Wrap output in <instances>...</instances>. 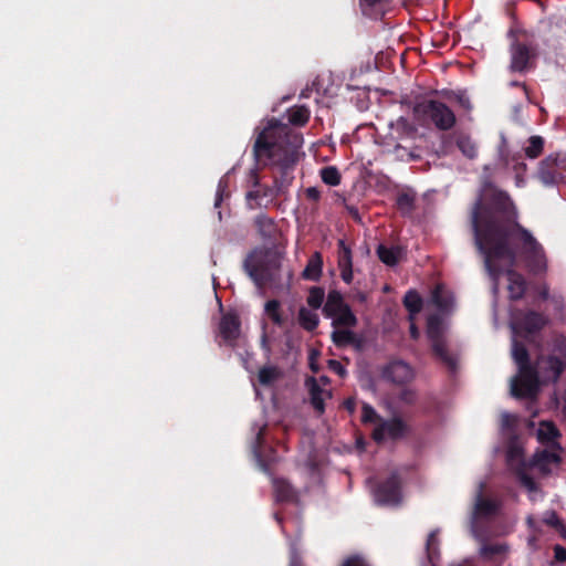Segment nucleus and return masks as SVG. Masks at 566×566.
Listing matches in <instances>:
<instances>
[{
  "label": "nucleus",
  "instance_id": "dca6fc26",
  "mask_svg": "<svg viewBox=\"0 0 566 566\" xmlns=\"http://www.w3.org/2000/svg\"><path fill=\"white\" fill-rule=\"evenodd\" d=\"M307 385L310 388L313 407L319 413H323L325 409L324 402L326 399L331 398V391L328 389L322 388L314 378L308 379Z\"/></svg>",
  "mask_w": 566,
  "mask_h": 566
},
{
  "label": "nucleus",
  "instance_id": "473e14b6",
  "mask_svg": "<svg viewBox=\"0 0 566 566\" xmlns=\"http://www.w3.org/2000/svg\"><path fill=\"white\" fill-rule=\"evenodd\" d=\"M544 148V139L541 136H532L528 139V146L525 148L526 157L531 159L537 158Z\"/></svg>",
  "mask_w": 566,
  "mask_h": 566
},
{
  "label": "nucleus",
  "instance_id": "4d7b16f0",
  "mask_svg": "<svg viewBox=\"0 0 566 566\" xmlns=\"http://www.w3.org/2000/svg\"><path fill=\"white\" fill-rule=\"evenodd\" d=\"M413 321L415 319L410 321V335L413 339H417L419 337V331Z\"/></svg>",
  "mask_w": 566,
  "mask_h": 566
},
{
  "label": "nucleus",
  "instance_id": "f257e3e1",
  "mask_svg": "<svg viewBox=\"0 0 566 566\" xmlns=\"http://www.w3.org/2000/svg\"><path fill=\"white\" fill-rule=\"evenodd\" d=\"M516 220L517 212L510 197L486 184L471 213L474 241L484 258L495 292L499 289L500 275L506 270L509 293L513 300L521 298L526 290L524 277L512 270L517 259L534 274L547 270L543 245Z\"/></svg>",
  "mask_w": 566,
  "mask_h": 566
},
{
  "label": "nucleus",
  "instance_id": "603ef678",
  "mask_svg": "<svg viewBox=\"0 0 566 566\" xmlns=\"http://www.w3.org/2000/svg\"><path fill=\"white\" fill-rule=\"evenodd\" d=\"M554 555L558 562H566V548L560 545L554 546Z\"/></svg>",
  "mask_w": 566,
  "mask_h": 566
},
{
  "label": "nucleus",
  "instance_id": "bb28decb",
  "mask_svg": "<svg viewBox=\"0 0 566 566\" xmlns=\"http://www.w3.org/2000/svg\"><path fill=\"white\" fill-rule=\"evenodd\" d=\"M264 313L277 326H282L285 322L281 311V303L277 300L268 301L264 305Z\"/></svg>",
  "mask_w": 566,
  "mask_h": 566
},
{
  "label": "nucleus",
  "instance_id": "2f4dec72",
  "mask_svg": "<svg viewBox=\"0 0 566 566\" xmlns=\"http://www.w3.org/2000/svg\"><path fill=\"white\" fill-rule=\"evenodd\" d=\"M457 145L461 153L469 159H473L478 156V147L469 136H460L457 140Z\"/></svg>",
  "mask_w": 566,
  "mask_h": 566
},
{
  "label": "nucleus",
  "instance_id": "680f3d73",
  "mask_svg": "<svg viewBox=\"0 0 566 566\" xmlns=\"http://www.w3.org/2000/svg\"><path fill=\"white\" fill-rule=\"evenodd\" d=\"M558 349L564 355V357L566 358V339H563L560 342Z\"/></svg>",
  "mask_w": 566,
  "mask_h": 566
},
{
  "label": "nucleus",
  "instance_id": "0e129e2a",
  "mask_svg": "<svg viewBox=\"0 0 566 566\" xmlns=\"http://www.w3.org/2000/svg\"><path fill=\"white\" fill-rule=\"evenodd\" d=\"M539 294L542 296V298L546 300L548 297V289L547 286H543L539 291Z\"/></svg>",
  "mask_w": 566,
  "mask_h": 566
},
{
  "label": "nucleus",
  "instance_id": "13d9d810",
  "mask_svg": "<svg viewBox=\"0 0 566 566\" xmlns=\"http://www.w3.org/2000/svg\"><path fill=\"white\" fill-rule=\"evenodd\" d=\"M250 181L252 182L253 187H258L259 186V178H258V174L255 170H251L250 171Z\"/></svg>",
  "mask_w": 566,
  "mask_h": 566
},
{
  "label": "nucleus",
  "instance_id": "4be33fe9",
  "mask_svg": "<svg viewBox=\"0 0 566 566\" xmlns=\"http://www.w3.org/2000/svg\"><path fill=\"white\" fill-rule=\"evenodd\" d=\"M377 254L381 262H384L387 265H396L402 254V250L399 247H386L384 244H380L377 249Z\"/></svg>",
  "mask_w": 566,
  "mask_h": 566
},
{
  "label": "nucleus",
  "instance_id": "9d476101",
  "mask_svg": "<svg viewBox=\"0 0 566 566\" xmlns=\"http://www.w3.org/2000/svg\"><path fill=\"white\" fill-rule=\"evenodd\" d=\"M413 376L410 365L402 360L391 361L382 369L384 379L398 385L409 382Z\"/></svg>",
  "mask_w": 566,
  "mask_h": 566
},
{
  "label": "nucleus",
  "instance_id": "4c0bfd02",
  "mask_svg": "<svg viewBox=\"0 0 566 566\" xmlns=\"http://www.w3.org/2000/svg\"><path fill=\"white\" fill-rule=\"evenodd\" d=\"M353 266L352 251L344 240L338 241V268Z\"/></svg>",
  "mask_w": 566,
  "mask_h": 566
},
{
  "label": "nucleus",
  "instance_id": "5fc2aeb1",
  "mask_svg": "<svg viewBox=\"0 0 566 566\" xmlns=\"http://www.w3.org/2000/svg\"><path fill=\"white\" fill-rule=\"evenodd\" d=\"M384 0H360V6L365 13H367V8H373L379 3H381Z\"/></svg>",
  "mask_w": 566,
  "mask_h": 566
},
{
  "label": "nucleus",
  "instance_id": "a211bd4d",
  "mask_svg": "<svg viewBox=\"0 0 566 566\" xmlns=\"http://www.w3.org/2000/svg\"><path fill=\"white\" fill-rule=\"evenodd\" d=\"M240 323L234 315H224L219 325L220 334L227 342L234 340L239 335Z\"/></svg>",
  "mask_w": 566,
  "mask_h": 566
},
{
  "label": "nucleus",
  "instance_id": "338daca9",
  "mask_svg": "<svg viewBox=\"0 0 566 566\" xmlns=\"http://www.w3.org/2000/svg\"><path fill=\"white\" fill-rule=\"evenodd\" d=\"M515 451H516V450L511 449V450H510V453H509V457H510V458H512V457L514 455Z\"/></svg>",
  "mask_w": 566,
  "mask_h": 566
},
{
  "label": "nucleus",
  "instance_id": "864d4df0",
  "mask_svg": "<svg viewBox=\"0 0 566 566\" xmlns=\"http://www.w3.org/2000/svg\"><path fill=\"white\" fill-rule=\"evenodd\" d=\"M305 193H306V198L312 201H317L321 197L319 190L315 187L307 188Z\"/></svg>",
  "mask_w": 566,
  "mask_h": 566
},
{
  "label": "nucleus",
  "instance_id": "c756f323",
  "mask_svg": "<svg viewBox=\"0 0 566 566\" xmlns=\"http://www.w3.org/2000/svg\"><path fill=\"white\" fill-rule=\"evenodd\" d=\"M282 377V371L275 366H265L259 371V382L271 386Z\"/></svg>",
  "mask_w": 566,
  "mask_h": 566
},
{
  "label": "nucleus",
  "instance_id": "49530a36",
  "mask_svg": "<svg viewBox=\"0 0 566 566\" xmlns=\"http://www.w3.org/2000/svg\"><path fill=\"white\" fill-rule=\"evenodd\" d=\"M342 566H369V564L358 555L346 558Z\"/></svg>",
  "mask_w": 566,
  "mask_h": 566
},
{
  "label": "nucleus",
  "instance_id": "6e6d98bb",
  "mask_svg": "<svg viewBox=\"0 0 566 566\" xmlns=\"http://www.w3.org/2000/svg\"><path fill=\"white\" fill-rule=\"evenodd\" d=\"M290 566H302L300 558L294 549V547L291 548V562Z\"/></svg>",
  "mask_w": 566,
  "mask_h": 566
},
{
  "label": "nucleus",
  "instance_id": "9b49d317",
  "mask_svg": "<svg viewBox=\"0 0 566 566\" xmlns=\"http://www.w3.org/2000/svg\"><path fill=\"white\" fill-rule=\"evenodd\" d=\"M537 176L545 186L555 185L560 177L559 156L549 155L542 160Z\"/></svg>",
  "mask_w": 566,
  "mask_h": 566
},
{
  "label": "nucleus",
  "instance_id": "de8ad7c7",
  "mask_svg": "<svg viewBox=\"0 0 566 566\" xmlns=\"http://www.w3.org/2000/svg\"><path fill=\"white\" fill-rule=\"evenodd\" d=\"M520 481H521L522 485H523V486H524L528 492H531V493H532V492L537 491V485H536L535 481H534L531 476H528V475H526V474H521V475H520Z\"/></svg>",
  "mask_w": 566,
  "mask_h": 566
},
{
  "label": "nucleus",
  "instance_id": "0eeeda50",
  "mask_svg": "<svg viewBox=\"0 0 566 566\" xmlns=\"http://www.w3.org/2000/svg\"><path fill=\"white\" fill-rule=\"evenodd\" d=\"M427 335L431 342L432 350L444 364L454 366V358L448 353L443 337V324L439 316L432 315L428 318Z\"/></svg>",
  "mask_w": 566,
  "mask_h": 566
},
{
  "label": "nucleus",
  "instance_id": "58836bf2",
  "mask_svg": "<svg viewBox=\"0 0 566 566\" xmlns=\"http://www.w3.org/2000/svg\"><path fill=\"white\" fill-rule=\"evenodd\" d=\"M255 226L263 237H270L274 229V221L265 214H260L255 218Z\"/></svg>",
  "mask_w": 566,
  "mask_h": 566
},
{
  "label": "nucleus",
  "instance_id": "5701e85b",
  "mask_svg": "<svg viewBox=\"0 0 566 566\" xmlns=\"http://www.w3.org/2000/svg\"><path fill=\"white\" fill-rule=\"evenodd\" d=\"M298 323L304 329L308 332L314 331L319 323L316 310L302 306L298 311Z\"/></svg>",
  "mask_w": 566,
  "mask_h": 566
},
{
  "label": "nucleus",
  "instance_id": "aec40b11",
  "mask_svg": "<svg viewBox=\"0 0 566 566\" xmlns=\"http://www.w3.org/2000/svg\"><path fill=\"white\" fill-rule=\"evenodd\" d=\"M323 260L319 252H315L308 260L302 275L306 280L318 281L322 275Z\"/></svg>",
  "mask_w": 566,
  "mask_h": 566
},
{
  "label": "nucleus",
  "instance_id": "79ce46f5",
  "mask_svg": "<svg viewBox=\"0 0 566 566\" xmlns=\"http://www.w3.org/2000/svg\"><path fill=\"white\" fill-rule=\"evenodd\" d=\"M379 420L381 419L377 415L376 410L371 406L364 403L361 408V421L365 423H374L376 426Z\"/></svg>",
  "mask_w": 566,
  "mask_h": 566
},
{
  "label": "nucleus",
  "instance_id": "8fccbe9b",
  "mask_svg": "<svg viewBox=\"0 0 566 566\" xmlns=\"http://www.w3.org/2000/svg\"><path fill=\"white\" fill-rule=\"evenodd\" d=\"M328 365H329V368L333 371H335L337 375H339L340 377L346 375V370L339 361L332 359L328 361Z\"/></svg>",
  "mask_w": 566,
  "mask_h": 566
},
{
  "label": "nucleus",
  "instance_id": "393cba45",
  "mask_svg": "<svg viewBox=\"0 0 566 566\" xmlns=\"http://www.w3.org/2000/svg\"><path fill=\"white\" fill-rule=\"evenodd\" d=\"M331 318L334 327H354L357 323V318L348 305Z\"/></svg>",
  "mask_w": 566,
  "mask_h": 566
},
{
  "label": "nucleus",
  "instance_id": "423d86ee",
  "mask_svg": "<svg viewBox=\"0 0 566 566\" xmlns=\"http://www.w3.org/2000/svg\"><path fill=\"white\" fill-rule=\"evenodd\" d=\"M261 261L262 258L259 253L249 255L244 263L248 274L259 287L276 284L280 280L279 260L275 259L270 266H264Z\"/></svg>",
  "mask_w": 566,
  "mask_h": 566
},
{
  "label": "nucleus",
  "instance_id": "6e6552de",
  "mask_svg": "<svg viewBox=\"0 0 566 566\" xmlns=\"http://www.w3.org/2000/svg\"><path fill=\"white\" fill-rule=\"evenodd\" d=\"M407 430L406 423L398 418L391 420L381 419L373 429V438L378 443L388 440H397L405 437Z\"/></svg>",
  "mask_w": 566,
  "mask_h": 566
},
{
  "label": "nucleus",
  "instance_id": "37998d69",
  "mask_svg": "<svg viewBox=\"0 0 566 566\" xmlns=\"http://www.w3.org/2000/svg\"><path fill=\"white\" fill-rule=\"evenodd\" d=\"M390 127L401 135H409L413 132L409 120L405 117H399L395 123L390 124Z\"/></svg>",
  "mask_w": 566,
  "mask_h": 566
},
{
  "label": "nucleus",
  "instance_id": "69168bd1",
  "mask_svg": "<svg viewBox=\"0 0 566 566\" xmlns=\"http://www.w3.org/2000/svg\"><path fill=\"white\" fill-rule=\"evenodd\" d=\"M563 399H564V403H563V413H564V416L566 417V390H565V394H564Z\"/></svg>",
  "mask_w": 566,
  "mask_h": 566
},
{
  "label": "nucleus",
  "instance_id": "052dcab7",
  "mask_svg": "<svg viewBox=\"0 0 566 566\" xmlns=\"http://www.w3.org/2000/svg\"><path fill=\"white\" fill-rule=\"evenodd\" d=\"M450 566H474L472 559H464L461 563L452 564Z\"/></svg>",
  "mask_w": 566,
  "mask_h": 566
},
{
  "label": "nucleus",
  "instance_id": "e433bc0d",
  "mask_svg": "<svg viewBox=\"0 0 566 566\" xmlns=\"http://www.w3.org/2000/svg\"><path fill=\"white\" fill-rule=\"evenodd\" d=\"M415 206V196L403 192L397 197V207L402 214H410Z\"/></svg>",
  "mask_w": 566,
  "mask_h": 566
},
{
  "label": "nucleus",
  "instance_id": "2eb2a0df",
  "mask_svg": "<svg viewBox=\"0 0 566 566\" xmlns=\"http://www.w3.org/2000/svg\"><path fill=\"white\" fill-rule=\"evenodd\" d=\"M530 50L526 45L516 43L511 49V70L522 72L527 67Z\"/></svg>",
  "mask_w": 566,
  "mask_h": 566
},
{
  "label": "nucleus",
  "instance_id": "09e8293b",
  "mask_svg": "<svg viewBox=\"0 0 566 566\" xmlns=\"http://www.w3.org/2000/svg\"><path fill=\"white\" fill-rule=\"evenodd\" d=\"M400 401L403 403H412L416 400V394L411 389H403L399 396Z\"/></svg>",
  "mask_w": 566,
  "mask_h": 566
},
{
  "label": "nucleus",
  "instance_id": "e2e57ef3",
  "mask_svg": "<svg viewBox=\"0 0 566 566\" xmlns=\"http://www.w3.org/2000/svg\"><path fill=\"white\" fill-rule=\"evenodd\" d=\"M345 407H346L350 412H353V411H354V409H355V402H354V400H350V399H349V400H347V401L345 402Z\"/></svg>",
  "mask_w": 566,
  "mask_h": 566
},
{
  "label": "nucleus",
  "instance_id": "bf43d9fd",
  "mask_svg": "<svg viewBox=\"0 0 566 566\" xmlns=\"http://www.w3.org/2000/svg\"><path fill=\"white\" fill-rule=\"evenodd\" d=\"M526 522H527L528 527H530L532 531H534V532H536V531H537L536 522H535V520H534V517H533L532 515L527 516Z\"/></svg>",
  "mask_w": 566,
  "mask_h": 566
},
{
  "label": "nucleus",
  "instance_id": "774afa93",
  "mask_svg": "<svg viewBox=\"0 0 566 566\" xmlns=\"http://www.w3.org/2000/svg\"><path fill=\"white\" fill-rule=\"evenodd\" d=\"M321 381H323L324 384L327 382V379L325 377H321Z\"/></svg>",
  "mask_w": 566,
  "mask_h": 566
},
{
  "label": "nucleus",
  "instance_id": "cd10ccee",
  "mask_svg": "<svg viewBox=\"0 0 566 566\" xmlns=\"http://www.w3.org/2000/svg\"><path fill=\"white\" fill-rule=\"evenodd\" d=\"M426 551L429 562L432 566H437V563L440 559L439 552V539H438V531H432L427 539Z\"/></svg>",
  "mask_w": 566,
  "mask_h": 566
},
{
  "label": "nucleus",
  "instance_id": "412c9836",
  "mask_svg": "<svg viewBox=\"0 0 566 566\" xmlns=\"http://www.w3.org/2000/svg\"><path fill=\"white\" fill-rule=\"evenodd\" d=\"M346 306L347 304L344 303L342 294L337 291H332L327 295L323 311L325 316L331 318Z\"/></svg>",
  "mask_w": 566,
  "mask_h": 566
},
{
  "label": "nucleus",
  "instance_id": "20e7f679",
  "mask_svg": "<svg viewBox=\"0 0 566 566\" xmlns=\"http://www.w3.org/2000/svg\"><path fill=\"white\" fill-rule=\"evenodd\" d=\"M485 483L481 482L475 494L474 507L471 515L470 530L472 536L478 541L488 538L490 532L488 523L499 513L502 502L496 499L483 496Z\"/></svg>",
  "mask_w": 566,
  "mask_h": 566
},
{
  "label": "nucleus",
  "instance_id": "a18cd8bd",
  "mask_svg": "<svg viewBox=\"0 0 566 566\" xmlns=\"http://www.w3.org/2000/svg\"><path fill=\"white\" fill-rule=\"evenodd\" d=\"M260 197L261 192L259 189L250 190L247 193V200L252 209L261 206V202L259 201Z\"/></svg>",
  "mask_w": 566,
  "mask_h": 566
},
{
  "label": "nucleus",
  "instance_id": "f3484780",
  "mask_svg": "<svg viewBox=\"0 0 566 566\" xmlns=\"http://www.w3.org/2000/svg\"><path fill=\"white\" fill-rule=\"evenodd\" d=\"M559 438V431L555 424L551 421H542L537 429V439L541 443L547 444L548 447L559 446L557 439Z\"/></svg>",
  "mask_w": 566,
  "mask_h": 566
},
{
  "label": "nucleus",
  "instance_id": "3c124183",
  "mask_svg": "<svg viewBox=\"0 0 566 566\" xmlns=\"http://www.w3.org/2000/svg\"><path fill=\"white\" fill-rule=\"evenodd\" d=\"M339 270H340V277L343 279V281L346 282L347 284L352 283V281H353V266L339 268Z\"/></svg>",
  "mask_w": 566,
  "mask_h": 566
},
{
  "label": "nucleus",
  "instance_id": "c85d7f7f",
  "mask_svg": "<svg viewBox=\"0 0 566 566\" xmlns=\"http://www.w3.org/2000/svg\"><path fill=\"white\" fill-rule=\"evenodd\" d=\"M403 304L409 311V319H415V315L421 311L422 300L416 291H409L405 295Z\"/></svg>",
  "mask_w": 566,
  "mask_h": 566
},
{
  "label": "nucleus",
  "instance_id": "1a4fd4ad",
  "mask_svg": "<svg viewBox=\"0 0 566 566\" xmlns=\"http://www.w3.org/2000/svg\"><path fill=\"white\" fill-rule=\"evenodd\" d=\"M374 499L381 505H397L401 500L399 480L392 474L385 483L373 491Z\"/></svg>",
  "mask_w": 566,
  "mask_h": 566
},
{
  "label": "nucleus",
  "instance_id": "ddd939ff",
  "mask_svg": "<svg viewBox=\"0 0 566 566\" xmlns=\"http://www.w3.org/2000/svg\"><path fill=\"white\" fill-rule=\"evenodd\" d=\"M537 367L543 375L544 380L556 382L564 370L563 361L554 356L546 359H538Z\"/></svg>",
  "mask_w": 566,
  "mask_h": 566
},
{
  "label": "nucleus",
  "instance_id": "a878e982",
  "mask_svg": "<svg viewBox=\"0 0 566 566\" xmlns=\"http://www.w3.org/2000/svg\"><path fill=\"white\" fill-rule=\"evenodd\" d=\"M275 499L279 502L292 501L295 496L294 490L285 480H274L273 482Z\"/></svg>",
  "mask_w": 566,
  "mask_h": 566
},
{
  "label": "nucleus",
  "instance_id": "72a5a7b5",
  "mask_svg": "<svg viewBox=\"0 0 566 566\" xmlns=\"http://www.w3.org/2000/svg\"><path fill=\"white\" fill-rule=\"evenodd\" d=\"M321 178L328 186H337L340 182V174L334 166L324 167L321 170Z\"/></svg>",
  "mask_w": 566,
  "mask_h": 566
},
{
  "label": "nucleus",
  "instance_id": "7ed1b4c3",
  "mask_svg": "<svg viewBox=\"0 0 566 566\" xmlns=\"http://www.w3.org/2000/svg\"><path fill=\"white\" fill-rule=\"evenodd\" d=\"M512 356L518 374L511 380V392L518 398H533L538 391L536 371L531 367L526 348L513 338Z\"/></svg>",
  "mask_w": 566,
  "mask_h": 566
},
{
  "label": "nucleus",
  "instance_id": "f8f14e48",
  "mask_svg": "<svg viewBox=\"0 0 566 566\" xmlns=\"http://www.w3.org/2000/svg\"><path fill=\"white\" fill-rule=\"evenodd\" d=\"M546 323L547 318L544 315L536 312H528L521 319L515 317L512 323V328L516 333L522 331L526 333H534L542 329Z\"/></svg>",
  "mask_w": 566,
  "mask_h": 566
},
{
  "label": "nucleus",
  "instance_id": "f704fd0d",
  "mask_svg": "<svg viewBox=\"0 0 566 566\" xmlns=\"http://www.w3.org/2000/svg\"><path fill=\"white\" fill-rule=\"evenodd\" d=\"M325 292L322 287L313 286L308 291L307 304L313 310H318L324 302Z\"/></svg>",
  "mask_w": 566,
  "mask_h": 566
},
{
  "label": "nucleus",
  "instance_id": "c9c22d12",
  "mask_svg": "<svg viewBox=\"0 0 566 566\" xmlns=\"http://www.w3.org/2000/svg\"><path fill=\"white\" fill-rule=\"evenodd\" d=\"M543 522L554 527L564 538H566V526L560 522L555 511L545 512Z\"/></svg>",
  "mask_w": 566,
  "mask_h": 566
},
{
  "label": "nucleus",
  "instance_id": "ea45409f",
  "mask_svg": "<svg viewBox=\"0 0 566 566\" xmlns=\"http://www.w3.org/2000/svg\"><path fill=\"white\" fill-rule=\"evenodd\" d=\"M482 543L480 547V554L483 557H491L493 555L504 554L507 547L504 544H485L484 541H480Z\"/></svg>",
  "mask_w": 566,
  "mask_h": 566
},
{
  "label": "nucleus",
  "instance_id": "a19ab883",
  "mask_svg": "<svg viewBox=\"0 0 566 566\" xmlns=\"http://www.w3.org/2000/svg\"><path fill=\"white\" fill-rule=\"evenodd\" d=\"M229 181L228 177L224 176L219 180L217 192H216V199H214V207L218 208L224 198L229 197Z\"/></svg>",
  "mask_w": 566,
  "mask_h": 566
},
{
  "label": "nucleus",
  "instance_id": "c03bdc74",
  "mask_svg": "<svg viewBox=\"0 0 566 566\" xmlns=\"http://www.w3.org/2000/svg\"><path fill=\"white\" fill-rule=\"evenodd\" d=\"M516 417L509 412H503L501 415V426L503 430H510L515 426Z\"/></svg>",
  "mask_w": 566,
  "mask_h": 566
},
{
  "label": "nucleus",
  "instance_id": "39448f33",
  "mask_svg": "<svg viewBox=\"0 0 566 566\" xmlns=\"http://www.w3.org/2000/svg\"><path fill=\"white\" fill-rule=\"evenodd\" d=\"M415 118L422 125H433L439 130H450L457 122L455 114L444 103L424 99L413 107Z\"/></svg>",
  "mask_w": 566,
  "mask_h": 566
},
{
  "label": "nucleus",
  "instance_id": "f03ea898",
  "mask_svg": "<svg viewBox=\"0 0 566 566\" xmlns=\"http://www.w3.org/2000/svg\"><path fill=\"white\" fill-rule=\"evenodd\" d=\"M303 144V138L295 133L287 124L276 119H270L258 133L253 145L255 160L264 166L281 168L282 180H274L273 191L280 195L291 182L292 177L287 170L297 160V150Z\"/></svg>",
  "mask_w": 566,
  "mask_h": 566
},
{
  "label": "nucleus",
  "instance_id": "6ab92c4d",
  "mask_svg": "<svg viewBox=\"0 0 566 566\" xmlns=\"http://www.w3.org/2000/svg\"><path fill=\"white\" fill-rule=\"evenodd\" d=\"M432 303L441 312H448L453 305V295L442 285H438L432 292Z\"/></svg>",
  "mask_w": 566,
  "mask_h": 566
},
{
  "label": "nucleus",
  "instance_id": "7c9ffc66",
  "mask_svg": "<svg viewBox=\"0 0 566 566\" xmlns=\"http://www.w3.org/2000/svg\"><path fill=\"white\" fill-rule=\"evenodd\" d=\"M348 328L349 327H335V329L332 333V339L335 345L346 346L354 343L355 334Z\"/></svg>",
  "mask_w": 566,
  "mask_h": 566
},
{
  "label": "nucleus",
  "instance_id": "4468645a",
  "mask_svg": "<svg viewBox=\"0 0 566 566\" xmlns=\"http://www.w3.org/2000/svg\"><path fill=\"white\" fill-rule=\"evenodd\" d=\"M560 446L549 447V449L542 450L535 453L534 464L542 471H549L551 464H557L560 461Z\"/></svg>",
  "mask_w": 566,
  "mask_h": 566
},
{
  "label": "nucleus",
  "instance_id": "b1692460",
  "mask_svg": "<svg viewBox=\"0 0 566 566\" xmlns=\"http://www.w3.org/2000/svg\"><path fill=\"white\" fill-rule=\"evenodd\" d=\"M286 117L290 124L303 126L308 122L310 111L305 106H293L286 111Z\"/></svg>",
  "mask_w": 566,
  "mask_h": 566
}]
</instances>
